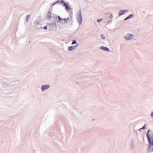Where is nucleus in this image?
I'll return each mask as SVG.
<instances>
[{"label": "nucleus", "mask_w": 153, "mask_h": 153, "mask_svg": "<svg viewBox=\"0 0 153 153\" xmlns=\"http://www.w3.org/2000/svg\"><path fill=\"white\" fill-rule=\"evenodd\" d=\"M127 12V10H120L118 13L119 16H121L123 14H125Z\"/></svg>", "instance_id": "5"}, {"label": "nucleus", "mask_w": 153, "mask_h": 153, "mask_svg": "<svg viewBox=\"0 0 153 153\" xmlns=\"http://www.w3.org/2000/svg\"><path fill=\"white\" fill-rule=\"evenodd\" d=\"M133 16V14H130L129 16H128V17H126L124 19L125 20H127V19H130L131 18H132Z\"/></svg>", "instance_id": "8"}, {"label": "nucleus", "mask_w": 153, "mask_h": 153, "mask_svg": "<svg viewBox=\"0 0 153 153\" xmlns=\"http://www.w3.org/2000/svg\"><path fill=\"white\" fill-rule=\"evenodd\" d=\"M148 139L149 143V149L150 150H153V136H151L150 138Z\"/></svg>", "instance_id": "1"}, {"label": "nucleus", "mask_w": 153, "mask_h": 153, "mask_svg": "<svg viewBox=\"0 0 153 153\" xmlns=\"http://www.w3.org/2000/svg\"><path fill=\"white\" fill-rule=\"evenodd\" d=\"M60 2L59 1H57L55 3H54L53 4V6L54 5L56 4L57 3H60Z\"/></svg>", "instance_id": "18"}, {"label": "nucleus", "mask_w": 153, "mask_h": 153, "mask_svg": "<svg viewBox=\"0 0 153 153\" xmlns=\"http://www.w3.org/2000/svg\"><path fill=\"white\" fill-rule=\"evenodd\" d=\"M61 3H62V5H63V6L64 7H65L67 5V4L66 3H65V2H64L63 1H61Z\"/></svg>", "instance_id": "11"}, {"label": "nucleus", "mask_w": 153, "mask_h": 153, "mask_svg": "<svg viewBox=\"0 0 153 153\" xmlns=\"http://www.w3.org/2000/svg\"><path fill=\"white\" fill-rule=\"evenodd\" d=\"M151 115L153 116V112H152V113L151 114Z\"/></svg>", "instance_id": "22"}, {"label": "nucleus", "mask_w": 153, "mask_h": 153, "mask_svg": "<svg viewBox=\"0 0 153 153\" xmlns=\"http://www.w3.org/2000/svg\"><path fill=\"white\" fill-rule=\"evenodd\" d=\"M29 15H28L27 16V21H28V20H27V18H29Z\"/></svg>", "instance_id": "21"}, {"label": "nucleus", "mask_w": 153, "mask_h": 153, "mask_svg": "<svg viewBox=\"0 0 153 153\" xmlns=\"http://www.w3.org/2000/svg\"><path fill=\"white\" fill-rule=\"evenodd\" d=\"M47 28V27L46 26H45L44 27V29L45 30H46Z\"/></svg>", "instance_id": "20"}, {"label": "nucleus", "mask_w": 153, "mask_h": 153, "mask_svg": "<svg viewBox=\"0 0 153 153\" xmlns=\"http://www.w3.org/2000/svg\"><path fill=\"white\" fill-rule=\"evenodd\" d=\"M69 19V18H64L63 19V20H64L65 22H66V21L68 20Z\"/></svg>", "instance_id": "13"}, {"label": "nucleus", "mask_w": 153, "mask_h": 153, "mask_svg": "<svg viewBox=\"0 0 153 153\" xmlns=\"http://www.w3.org/2000/svg\"><path fill=\"white\" fill-rule=\"evenodd\" d=\"M145 126H146V124L143 127L140 128V129H144L145 128Z\"/></svg>", "instance_id": "19"}, {"label": "nucleus", "mask_w": 153, "mask_h": 153, "mask_svg": "<svg viewBox=\"0 0 153 153\" xmlns=\"http://www.w3.org/2000/svg\"><path fill=\"white\" fill-rule=\"evenodd\" d=\"M102 19H98L97 20V22H100V21H102Z\"/></svg>", "instance_id": "15"}, {"label": "nucleus", "mask_w": 153, "mask_h": 153, "mask_svg": "<svg viewBox=\"0 0 153 153\" xmlns=\"http://www.w3.org/2000/svg\"><path fill=\"white\" fill-rule=\"evenodd\" d=\"M149 131H150V130H148V131L147 132V139H149V138H151V137H150L149 136V135L148 134L149 133Z\"/></svg>", "instance_id": "10"}, {"label": "nucleus", "mask_w": 153, "mask_h": 153, "mask_svg": "<svg viewBox=\"0 0 153 153\" xmlns=\"http://www.w3.org/2000/svg\"><path fill=\"white\" fill-rule=\"evenodd\" d=\"M50 86L48 85H42L41 88L42 91H44L45 90L48 88Z\"/></svg>", "instance_id": "3"}, {"label": "nucleus", "mask_w": 153, "mask_h": 153, "mask_svg": "<svg viewBox=\"0 0 153 153\" xmlns=\"http://www.w3.org/2000/svg\"><path fill=\"white\" fill-rule=\"evenodd\" d=\"M82 17L81 13H80L79 14V16L77 18V21L79 23V24L80 25L81 24L82 21Z\"/></svg>", "instance_id": "4"}, {"label": "nucleus", "mask_w": 153, "mask_h": 153, "mask_svg": "<svg viewBox=\"0 0 153 153\" xmlns=\"http://www.w3.org/2000/svg\"><path fill=\"white\" fill-rule=\"evenodd\" d=\"M51 16V13L50 12H48L47 14V16L49 18H50Z\"/></svg>", "instance_id": "12"}, {"label": "nucleus", "mask_w": 153, "mask_h": 153, "mask_svg": "<svg viewBox=\"0 0 153 153\" xmlns=\"http://www.w3.org/2000/svg\"><path fill=\"white\" fill-rule=\"evenodd\" d=\"M78 46V45L76 46H72L69 47L68 50L69 51H72L73 49L76 48Z\"/></svg>", "instance_id": "6"}, {"label": "nucleus", "mask_w": 153, "mask_h": 153, "mask_svg": "<svg viewBox=\"0 0 153 153\" xmlns=\"http://www.w3.org/2000/svg\"><path fill=\"white\" fill-rule=\"evenodd\" d=\"M65 8L66 10H68V11H69L70 9V7L67 5L65 7Z\"/></svg>", "instance_id": "9"}, {"label": "nucleus", "mask_w": 153, "mask_h": 153, "mask_svg": "<svg viewBox=\"0 0 153 153\" xmlns=\"http://www.w3.org/2000/svg\"><path fill=\"white\" fill-rule=\"evenodd\" d=\"M100 48L104 51H109V49L108 48L104 46H102L100 47Z\"/></svg>", "instance_id": "7"}, {"label": "nucleus", "mask_w": 153, "mask_h": 153, "mask_svg": "<svg viewBox=\"0 0 153 153\" xmlns=\"http://www.w3.org/2000/svg\"><path fill=\"white\" fill-rule=\"evenodd\" d=\"M58 19H59V21H60V22H61L63 20V19L60 18V17L59 16H58Z\"/></svg>", "instance_id": "14"}, {"label": "nucleus", "mask_w": 153, "mask_h": 153, "mask_svg": "<svg viewBox=\"0 0 153 153\" xmlns=\"http://www.w3.org/2000/svg\"><path fill=\"white\" fill-rule=\"evenodd\" d=\"M76 43V41L75 40H74L72 42V43L71 44L72 45H73L74 44H75Z\"/></svg>", "instance_id": "16"}, {"label": "nucleus", "mask_w": 153, "mask_h": 153, "mask_svg": "<svg viewBox=\"0 0 153 153\" xmlns=\"http://www.w3.org/2000/svg\"><path fill=\"white\" fill-rule=\"evenodd\" d=\"M133 36L131 34H127L125 36V39L128 40L131 39L133 37Z\"/></svg>", "instance_id": "2"}, {"label": "nucleus", "mask_w": 153, "mask_h": 153, "mask_svg": "<svg viewBox=\"0 0 153 153\" xmlns=\"http://www.w3.org/2000/svg\"><path fill=\"white\" fill-rule=\"evenodd\" d=\"M101 37L103 39H105V36L103 35H101Z\"/></svg>", "instance_id": "17"}]
</instances>
